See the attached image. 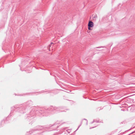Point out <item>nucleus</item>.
I'll use <instances>...</instances> for the list:
<instances>
[{"label": "nucleus", "mask_w": 135, "mask_h": 135, "mask_svg": "<svg viewBox=\"0 0 135 135\" xmlns=\"http://www.w3.org/2000/svg\"><path fill=\"white\" fill-rule=\"evenodd\" d=\"M93 23L91 21H90L89 22L88 25V27H93Z\"/></svg>", "instance_id": "1"}, {"label": "nucleus", "mask_w": 135, "mask_h": 135, "mask_svg": "<svg viewBox=\"0 0 135 135\" xmlns=\"http://www.w3.org/2000/svg\"><path fill=\"white\" fill-rule=\"evenodd\" d=\"M91 27H88V29L89 30H91V29L90 28Z\"/></svg>", "instance_id": "2"}, {"label": "nucleus", "mask_w": 135, "mask_h": 135, "mask_svg": "<svg viewBox=\"0 0 135 135\" xmlns=\"http://www.w3.org/2000/svg\"><path fill=\"white\" fill-rule=\"evenodd\" d=\"M53 44V43L52 42H51V45L52 44Z\"/></svg>", "instance_id": "3"}]
</instances>
